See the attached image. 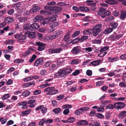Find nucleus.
I'll list each match as a JSON object with an SVG mask.
<instances>
[{"mask_svg":"<svg viewBox=\"0 0 126 126\" xmlns=\"http://www.w3.org/2000/svg\"><path fill=\"white\" fill-rule=\"evenodd\" d=\"M102 25L99 24L95 25L92 29L93 35L95 37L102 31Z\"/></svg>","mask_w":126,"mask_h":126,"instance_id":"f257e3e1","label":"nucleus"},{"mask_svg":"<svg viewBox=\"0 0 126 126\" xmlns=\"http://www.w3.org/2000/svg\"><path fill=\"white\" fill-rule=\"evenodd\" d=\"M44 92H48L46 94L47 95H53L58 93V90L54 87H49L46 88Z\"/></svg>","mask_w":126,"mask_h":126,"instance_id":"f03ea898","label":"nucleus"},{"mask_svg":"<svg viewBox=\"0 0 126 126\" xmlns=\"http://www.w3.org/2000/svg\"><path fill=\"white\" fill-rule=\"evenodd\" d=\"M26 35L22 34L21 33L17 34L14 35L15 38L18 40V41L19 42H22L27 38Z\"/></svg>","mask_w":126,"mask_h":126,"instance_id":"7ed1b4c3","label":"nucleus"},{"mask_svg":"<svg viewBox=\"0 0 126 126\" xmlns=\"http://www.w3.org/2000/svg\"><path fill=\"white\" fill-rule=\"evenodd\" d=\"M43 20L46 24L49 23L50 20L46 18L43 19V18L41 16H38L35 17L33 19V21L34 22H36L38 21L41 22Z\"/></svg>","mask_w":126,"mask_h":126,"instance_id":"20e7f679","label":"nucleus"},{"mask_svg":"<svg viewBox=\"0 0 126 126\" xmlns=\"http://www.w3.org/2000/svg\"><path fill=\"white\" fill-rule=\"evenodd\" d=\"M125 106L124 103L121 102H118L115 103L114 104V108H117L118 110L119 109L124 108Z\"/></svg>","mask_w":126,"mask_h":126,"instance_id":"39448f33","label":"nucleus"},{"mask_svg":"<svg viewBox=\"0 0 126 126\" xmlns=\"http://www.w3.org/2000/svg\"><path fill=\"white\" fill-rule=\"evenodd\" d=\"M81 51L80 47L79 46L74 47L71 51L72 54L75 55L79 54Z\"/></svg>","mask_w":126,"mask_h":126,"instance_id":"423d86ee","label":"nucleus"},{"mask_svg":"<svg viewBox=\"0 0 126 126\" xmlns=\"http://www.w3.org/2000/svg\"><path fill=\"white\" fill-rule=\"evenodd\" d=\"M63 49L61 48H50L48 49L49 54H53L55 53H59L63 50Z\"/></svg>","mask_w":126,"mask_h":126,"instance_id":"0eeeda50","label":"nucleus"},{"mask_svg":"<svg viewBox=\"0 0 126 126\" xmlns=\"http://www.w3.org/2000/svg\"><path fill=\"white\" fill-rule=\"evenodd\" d=\"M30 26V28L31 31H35V30L39 28L40 27L38 24L35 23L31 24Z\"/></svg>","mask_w":126,"mask_h":126,"instance_id":"6e6552de","label":"nucleus"},{"mask_svg":"<svg viewBox=\"0 0 126 126\" xmlns=\"http://www.w3.org/2000/svg\"><path fill=\"white\" fill-rule=\"evenodd\" d=\"M36 44L39 46L38 48V50L39 51H42L44 50L46 48L44 46V44L40 42H36Z\"/></svg>","mask_w":126,"mask_h":126,"instance_id":"1a4fd4ad","label":"nucleus"},{"mask_svg":"<svg viewBox=\"0 0 126 126\" xmlns=\"http://www.w3.org/2000/svg\"><path fill=\"white\" fill-rule=\"evenodd\" d=\"M40 8L39 7L35 5H34L32 8L30 10L29 13H33L36 12L40 10Z\"/></svg>","mask_w":126,"mask_h":126,"instance_id":"9d476101","label":"nucleus"},{"mask_svg":"<svg viewBox=\"0 0 126 126\" xmlns=\"http://www.w3.org/2000/svg\"><path fill=\"white\" fill-rule=\"evenodd\" d=\"M43 60L42 58H40L37 59L34 64V66H38L42 64L43 63Z\"/></svg>","mask_w":126,"mask_h":126,"instance_id":"9b49d317","label":"nucleus"},{"mask_svg":"<svg viewBox=\"0 0 126 126\" xmlns=\"http://www.w3.org/2000/svg\"><path fill=\"white\" fill-rule=\"evenodd\" d=\"M25 34L27 36L31 38H34L35 37V33L34 32H28L25 33Z\"/></svg>","mask_w":126,"mask_h":126,"instance_id":"f8f14e48","label":"nucleus"},{"mask_svg":"<svg viewBox=\"0 0 126 126\" xmlns=\"http://www.w3.org/2000/svg\"><path fill=\"white\" fill-rule=\"evenodd\" d=\"M126 116V111H121L118 114V116L119 119H122Z\"/></svg>","mask_w":126,"mask_h":126,"instance_id":"ddd939ff","label":"nucleus"},{"mask_svg":"<svg viewBox=\"0 0 126 126\" xmlns=\"http://www.w3.org/2000/svg\"><path fill=\"white\" fill-rule=\"evenodd\" d=\"M40 13L43 15L47 16H50L52 14V13L50 12L44 10H41Z\"/></svg>","mask_w":126,"mask_h":126,"instance_id":"4468645a","label":"nucleus"},{"mask_svg":"<svg viewBox=\"0 0 126 126\" xmlns=\"http://www.w3.org/2000/svg\"><path fill=\"white\" fill-rule=\"evenodd\" d=\"M126 17V11L122 10L120 16V18L121 20H124Z\"/></svg>","mask_w":126,"mask_h":126,"instance_id":"2eb2a0df","label":"nucleus"},{"mask_svg":"<svg viewBox=\"0 0 126 126\" xmlns=\"http://www.w3.org/2000/svg\"><path fill=\"white\" fill-rule=\"evenodd\" d=\"M62 10V8L61 7L54 6L53 11L56 14H58L60 13Z\"/></svg>","mask_w":126,"mask_h":126,"instance_id":"dca6fc26","label":"nucleus"},{"mask_svg":"<svg viewBox=\"0 0 126 126\" xmlns=\"http://www.w3.org/2000/svg\"><path fill=\"white\" fill-rule=\"evenodd\" d=\"M35 102V100H30L28 101V103L29 104H30L29 106L31 108H33L34 107L36 104H33Z\"/></svg>","mask_w":126,"mask_h":126,"instance_id":"f3484780","label":"nucleus"},{"mask_svg":"<svg viewBox=\"0 0 126 126\" xmlns=\"http://www.w3.org/2000/svg\"><path fill=\"white\" fill-rule=\"evenodd\" d=\"M30 25L28 24H25L23 27V30L24 32H26L27 31L29 32L31 31V29L30 28Z\"/></svg>","mask_w":126,"mask_h":126,"instance_id":"a211bd4d","label":"nucleus"},{"mask_svg":"<svg viewBox=\"0 0 126 126\" xmlns=\"http://www.w3.org/2000/svg\"><path fill=\"white\" fill-rule=\"evenodd\" d=\"M79 9L81 11L84 12H88L89 11V9L88 8L84 6H80Z\"/></svg>","mask_w":126,"mask_h":126,"instance_id":"6ab92c4d","label":"nucleus"},{"mask_svg":"<svg viewBox=\"0 0 126 126\" xmlns=\"http://www.w3.org/2000/svg\"><path fill=\"white\" fill-rule=\"evenodd\" d=\"M5 23H11L14 21V19L12 17H8L4 20Z\"/></svg>","mask_w":126,"mask_h":126,"instance_id":"aec40b11","label":"nucleus"},{"mask_svg":"<svg viewBox=\"0 0 126 126\" xmlns=\"http://www.w3.org/2000/svg\"><path fill=\"white\" fill-rule=\"evenodd\" d=\"M106 10V8L103 7H101L100 8L99 11L97 12L98 15H101L103 13H104L105 11Z\"/></svg>","mask_w":126,"mask_h":126,"instance_id":"412c9836","label":"nucleus"},{"mask_svg":"<svg viewBox=\"0 0 126 126\" xmlns=\"http://www.w3.org/2000/svg\"><path fill=\"white\" fill-rule=\"evenodd\" d=\"M118 35H117L113 34L109 36L108 39L111 41H114V40H117Z\"/></svg>","mask_w":126,"mask_h":126,"instance_id":"4be33fe9","label":"nucleus"},{"mask_svg":"<svg viewBox=\"0 0 126 126\" xmlns=\"http://www.w3.org/2000/svg\"><path fill=\"white\" fill-rule=\"evenodd\" d=\"M49 25L50 27L54 28L58 26V23L57 22L50 21Z\"/></svg>","mask_w":126,"mask_h":126,"instance_id":"5701e85b","label":"nucleus"},{"mask_svg":"<svg viewBox=\"0 0 126 126\" xmlns=\"http://www.w3.org/2000/svg\"><path fill=\"white\" fill-rule=\"evenodd\" d=\"M31 110H32L30 109L27 110H26L22 111L21 112V114L22 115L24 116L30 114Z\"/></svg>","mask_w":126,"mask_h":126,"instance_id":"b1692460","label":"nucleus"},{"mask_svg":"<svg viewBox=\"0 0 126 126\" xmlns=\"http://www.w3.org/2000/svg\"><path fill=\"white\" fill-rule=\"evenodd\" d=\"M88 124V122L85 120H83L79 121L78 124L79 125H87Z\"/></svg>","mask_w":126,"mask_h":126,"instance_id":"393cba45","label":"nucleus"},{"mask_svg":"<svg viewBox=\"0 0 126 126\" xmlns=\"http://www.w3.org/2000/svg\"><path fill=\"white\" fill-rule=\"evenodd\" d=\"M30 92L28 90L25 91L22 93L21 95L26 97L30 95Z\"/></svg>","mask_w":126,"mask_h":126,"instance_id":"a878e982","label":"nucleus"},{"mask_svg":"<svg viewBox=\"0 0 126 126\" xmlns=\"http://www.w3.org/2000/svg\"><path fill=\"white\" fill-rule=\"evenodd\" d=\"M100 62V60H98L92 62H91V63L93 66H96L97 65H99Z\"/></svg>","mask_w":126,"mask_h":126,"instance_id":"bb28decb","label":"nucleus"},{"mask_svg":"<svg viewBox=\"0 0 126 126\" xmlns=\"http://www.w3.org/2000/svg\"><path fill=\"white\" fill-rule=\"evenodd\" d=\"M70 38V34L67 33L63 37V40L64 41H66L69 40Z\"/></svg>","mask_w":126,"mask_h":126,"instance_id":"cd10ccee","label":"nucleus"},{"mask_svg":"<svg viewBox=\"0 0 126 126\" xmlns=\"http://www.w3.org/2000/svg\"><path fill=\"white\" fill-rule=\"evenodd\" d=\"M105 2L107 3L110 5H113L117 3V2L116 1L113 0H107Z\"/></svg>","mask_w":126,"mask_h":126,"instance_id":"c85d7f7f","label":"nucleus"},{"mask_svg":"<svg viewBox=\"0 0 126 126\" xmlns=\"http://www.w3.org/2000/svg\"><path fill=\"white\" fill-rule=\"evenodd\" d=\"M83 33L84 35H88L92 33V29H89L84 30L83 32Z\"/></svg>","mask_w":126,"mask_h":126,"instance_id":"c756f323","label":"nucleus"},{"mask_svg":"<svg viewBox=\"0 0 126 126\" xmlns=\"http://www.w3.org/2000/svg\"><path fill=\"white\" fill-rule=\"evenodd\" d=\"M47 108L44 107L43 105H41V111L43 114H45L47 111Z\"/></svg>","mask_w":126,"mask_h":126,"instance_id":"7c9ffc66","label":"nucleus"},{"mask_svg":"<svg viewBox=\"0 0 126 126\" xmlns=\"http://www.w3.org/2000/svg\"><path fill=\"white\" fill-rule=\"evenodd\" d=\"M118 24L117 23L112 22L110 24V25L112 27L113 29H116L118 26Z\"/></svg>","mask_w":126,"mask_h":126,"instance_id":"2f4dec72","label":"nucleus"},{"mask_svg":"<svg viewBox=\"0 0 126 126\" xmlns=\"http://www.w3.org/2000/svg\"><path fill=\"white\" fill-rule=\"evenodd\" d=\"M61 111V109L60 108H55L53 110V112L55 114H58L60 113Z\"/></svg>","mask_w":126,"mask_h":126,"instance_id":"473e14b6","label":"nucleus"},{"mask_svg":"<svg viewBox=\"0 0 126 126\" xmlns=\"http://www.w3.org/2000/svg\"><path fill=\"white\" fill-rule=\"evenodd\" d=\"M63 70L66 76L70 74L72 71V69L70 68L65 69Z\"/></svg>","mask_w":126,"mask_h":126,"instance_id":"72a5a7b5","label":"nucleus"},{"mask_svg":"<svg viewBox=\"0 0 126 126\" xmlns=\"http://www.w3.org/2000/svg\"><path fill=\"white\" fill-rule=\"evenodd\" d=\"M57 68L56 66L54 64H52L49 67V70L52 71H53Z\"/></svg>","mask_w":126,"mask_h":126,"instance_id":"f704fd0d","label":"nucleus"},{"mask_svg":"<svg viewBox=\"0 0 126 126\" xmlns=\"http://www.w3.org/2000/svg\"><path fill=\"white\" fill-rule=\"evenodd\" d=\"M28 19V18L26 17H20L19 18V21L21 22H25Z\"/></svg>","mask_w":126,"mask_h":126,"instance_id":"c9c22d12","label":"nucleus"},{"mask_svg":"<svg viewBox=\"0 0 126 126\" xmlns=\"http://www.w3.org/2000/svg\"><path fill=\"white\" fill-rule=\"evenodd\" d=\"M113 29L111 28H109L106 29L104 31V33L106 34H108L112 31Z\"/></svg>","mask_w":126,"mask_h":126,"instance_id":"e433bc0d","label":"nucleus"},{"mask_svg":"<svg viewBox=\"0 0 126 126\" xmlns=\"http://www.w3.org/2000/svg\"><path fill=\"white\" fill-rule=\"evenodd\" d=\"M57 16V15L56 14H53L52 17H50V21H53L56 20V17Z\"/></svg>","mask_w":126,"mask_h":126,"instance_id":"4c0bfd02","label":"nucleus"},{"mask_svg":"<svg viewBox=\"0 0 126 126\" xmlns=\"http://www.w3.org/2000/svg\"><path fill=\"white\" fill-rule=\"evenodd\" d=\"M47 82H46L45 83L46 84H43L39 86L41 88H43L45 87L49 86L50 85V83L47 84Z\"/></svg>","mask_w":126,"mask_h":126,"instance_id":"58836bf2","label":"nucleus"},{"mask_svg":"<svg viewBox=\"0 0 126 126\" xmlns=\"http://www.w3.org/2000/svg\"><path fill=\"white\" fill-rule=\"evenodd\" d=\"M36 58V56L34 54L33 55L31 59L29 61V62L31 63L34 61Z\"/></svg>","mask_w":126,"mask_h":126,"instance_id":"ea45409f","label":"nucleus"},{"mask_svg":"<svg viewBox=\"0 0 126 126\" xmlns=\"http://www.w3.org/2000/svg\"><path fill=\"white\" fill-rule=\"evenodd\" d=\"M79 41H80V39L79 38L77 37L71 41V43L73 44H75Z\"/></svg>","mask_w":126,"mask_h":126,"instance_id":"a19ab883","label":"nucleus"},{"mask_svg":"<svg viewBox=\"0 0 126 126\" xmlns=\"http://www.w3.org/2000/svg\"><path fill=\"white\" fill-rule=\"evenodd\" d=\"M59 71L60 74V77H63L66 76L63 69H60L59 70Z\"/></svg>","mask_w":126,"mask_h":126,"instance_id":"79ce46f5","label":"nucleus"},{"mask_svg":"<svg viewBox=\"0 0 126 126\" xmlns=\"http://www.w3.org/2000/svg\"><path fill=\"white\" fill-rule=\"evenodd\" d=\"M36 48L35 47H30L29 48L28 50L29 51L30 54H31L32 53L34 52L35 51Z\"/></svg>","mask_w":126,"mask_h":126,"instance_id":"37998d69","label":"nucleus"},{"mask_svg":"<svg viewBox=\"0 0 126 126\" xmlns=\"http://www.w3.org/2000/svg\"><path fill=\"white\" fill-rule=\"evenodd\" d=\"M109 48V47L108 46H105L102 48L100 50V51L102 52L108 50Z\"/></svg>","mask_w":126,"mask_h":126,"instance_id":"c03bdc74","label":"nucleus"},{"mask_svg":"<svg viewBox=\"0 0 126 126\" xmlns=\"http://www.w3.org/2000/svg\"><path fill=\"white\" fill-rule=\"evenodd\" d=\"M14 43V42L13 41L11 40H6L5 41V44L6 45H11L13 44Z\"/></svg>","mask_w":126,"mask_h":126,"instance_id":"a18cd8bd","label":"nucleus"},{"mask_svg":"<svg viewBox=\"0 0 126 126\" xmlns=\"http://www.w3.org/2000/svg\"><path fill=\"white\" fill-rule=\"evenodd\" d=\"M83 113L82 110L81 109V108L77 110H76L75 113L77 115H79L80 113Z\"/></svg>","mask_w":126,"mask_h":126,"instance_id":"49530a36","label":"nucleus"},{"mask_svg":"<svg viewBox=\"0 0 126 126\" xmlns=\"http://www.w3.org/2000/svg\"><path fill=\"white\" fill-rule=\"evenodd\" d=\"M102 103V104L103 105V106L105 107V103H109L111 102V101L109 100H106L104 101H101Z\"/></svg>","mask_w":126,"mask_h":126,"instance_id":"de8ad7c7","label":"nucleus"},{"mask_svg":"<svg viewBox=\"0 0 126 126\" xmlns=\"http://www.w3.org/2000/svg\"><path fill=\"white\" fill-rule=\"evenodd\" d=\"M64 96L63 94H61L59 95L57 97V100L60 101L63 99Z\"/></svg>","mask_w":126,"mask_h":126,"instance_id":"09e8293b","label":"nucleus"},{"mask_svg":"<svg viewBox=\"0 0 126 126\" xmlns=\"http://www.w3.org/2000/svg\"><path fill=\"white\" fill-rule=\"evenodd\" d=\"M80 33V32L79 31H76L72 35V38H74L75 37L78 36Z\"/></svg>","mask_w":126,"mask_h":126,"instance_id":"8fccbe9b","label":"nucleus"},{"mask_svg":"<svg viewBox=\"0 0 126 126\" xmlns=\"http://www.w3.org/2000/svg\"><path fill=\"white\" fill-rule=\"evenodd\" d=\"M52 62L50 61L47 62L45 64L44 66L46 67H47L49 66L51 63Z\"/></svg>","mask_w":126,"mask_h":126,"instance_id":"3c124183","label":"nucleus"},{"mask_svg":"<svg viewBox=\"0 0 126 126\" xmlns=\"http://www.w3.org/2000/svg\"><path fill=\"white\" fill-rule=\"evenodd\" d=\"M88 37V36H83L81 39H80V42H82L85 40L87 39Z\"/></svg>","mask_w":126,"mask_h":126,"instance_id":"603ef678","label":"nucleus"},{"mask_svg":"<svg viewBox=\"0 0 126 126\" xmlns=\"http://www.w3.org/2000/svg\"><path fill=\"white\" fill-rule=\"evenodd\" d=\"M9 95L8 94H5L2 97V99L3 100H4L6 99L9 97Z\"/></svg>","mask_w":126,"mask_h":126,"instance_id":"864d4df0","label":"nucleus"},{"mask_svg":"<svg viewBox=\"0 0 126 126\" xmlns=\"http://www.w3.org/2000/svg\"><path fill=\"white\" fill-rule=\"evenodd\" d=\"M107 52H101V53L98 54V56L100 57H102L105 56L106 54L107 53Z\"/></svg>","mask_w":126,"mask_h":126,"instance_id":"5fc2aeb1","label":"nucleus"},{"mask_svg":"<svg viewBox=\"0 0 126 126\" xmlns=\"http://www.w3.org/2000/svg\"><path fill=\"white\" fill-rule=\"evenodd\" d=\"M79 63V61H78L76 59H74L72 60L70 62L71 64H77Z\"/></svg>","mask_w":126,"mask_h":126,"instance_id":"6e6d98bb","label":"nucleus"},{"mask_svg":"<svg viewBox=\"0 0 126 126\" xmlns=\"http://www.w3.org/2000/svg\"><path fill=\"white\" fill-rule=\"evenodd\" d=\"M68 122H69L71 123L75 121V118L73 117H70L67 119Z\"/></svg>","mask_w":126,"mask_h":126,"instance_id":"4d7b16f0","label":"nucleus"},{"mask_svg":"<svg viewBox=\"0 0 126 126\" xmlns=\"http://www.w3.org/2000/svg\"><path fill=\"white\" fill-rule=\"evenodd\" d=\"M119 86L122 88H125L126 87V84L124 82H121L120 83Z\"/></svg>","mask_w":126,"mask_h":126,"instance_id":"13d9d810","label":"nucleus"},{"mask_svg":"<svg viewBox=\"0 0 126 126\" xmlns=\"http://www.w3.org/2000/svg\"><path fill=\"white\" fill-rule=\"evenodd\" d=\"M72 106L71 105L69 104H66L64 105L63 106V109H65L66 108L70 109L72 108Z\"/></svg>","mask_w":126,"mask_h":126,"instance_id":"bf43d9fd","label":"nucleus"},{"mask_svg":"<svg viewBox=\"0 0 126 126\" xmlns=\"http://www.w3.org/2000/svg\"><path fill=\"white\" fill-rule=\"evenodd\" d=\"M92 71L91 70H88L86 71V74L88 76H91L92 75Z\"/></svg>","mask_w":126,"mask_h":126,"instance_id":"052dcab7","label":"nucleus"},{"mask_svg":"<svg viewBox=\"0 0 126 126\" xmlns=\"http://www.w3.org/2000/svg\"><path fill=\"white\" fill-rule=\"evenodd\" d=\"M80 73V71L78 70H76L73 72V74L74 76H76L79 74Z\"/></svg>","mask_w":126,"mask_h":126,"instance_id":"680f3d73","label":"nucleus"},{"mask_svg":"<svg viewBox=\"0 0 126 126\" xmlns=\"http://www.w3.org/2000/svg\"><path fill=\"white\" fill-rule=\"evenodd\" d=\"M41 93L40 90H36L33 92V94L34 95H36L39 94Z\"/></svg>","mask_w":126,"mask_h":126,"instance_id":"e2e57ef3","label":"nucleus"},{"mask_svg":"<svg viewBox=\"0 0 126 126\" xmlns=\"http://www.w3.org/2000/svg\"><path fill=\"white\" fill-rule=\"evenodd\" d=\"M96 113L94 111H92L90 112L89 115L91 116H93L94 115H96Z\"/></svg>","mask_w":126,"mask_h":126,"instance_id":"0e129e2a","label":"nucleus"},{"mask_svg":"<svg viewBox=\"0 0 126 126\" xmlns=\"http://www.w3.org/2000/svg\"><path fill=\"white\" fill-rule=\"evenodd\" d=\"M96 116L98 118H103L104 117V116L100 113H96Z\"/></svg>","mask_w":126,"mask_h":126,"instance_id":"69168bd1","label":"nucleus"},{"mask_svg":"<svg viewBox=\"0 0 126 126\" xmlns=\"http://www.w3.org/2000/svg\"><path fill=\"white\" fill-rule=\"evenodd\" d=\"M57 37V35H52L50 36L49 37V39L51 40L54 39Z\"/></svg>","mask_w":126,"mask_h":126,"instance_id":"338daca9","label":"nucleus"},{"mask_svg":"<svg viewBox=\"0 0 126 126\" xmlns=\"http://www.w3.org/2000/svg\"><path fill=\"white\" fill-rule=\"evenodd\" d=\"M104 83V81H98L96 82V86H100L101 85Z\"/></svg>","mask_w":126,"mask_h":126,"instance_id":"774afa93","label":"nucleus"}]
</instances>
